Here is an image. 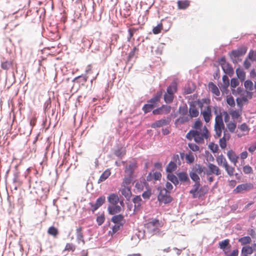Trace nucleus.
I'll return each mask as SVG.
<instances>
[{"mask_svg": "<svg viewBox=\"0 0 256 256\" xmlns=\"http://www.w3.org/2000/svg\"><path fill=\"white\" fill-rule=\"evenodd\" d=\"M208 88L212 93L216 96L220 95V92L217 86L212 82H210L208 84Z\"/></svg>", "mask_w": 256, "mask_h": 256, "instance_id": "21", "label": "nucleus"}, {"mask_svg": "<svg viewBox=\"0 0 256 256\" xmlns=\"http://www.w3.org/2000/svg\"><path fill=\"white\" fill-rule=\"evenodd\" d=\"M208 148L210 150L214 153L216 152L218 150V146L214 144V142L210 143L208 145Z\"/></svg>", "mask_w": 256, "mask_h": 256, "instance_id": "51", "label": "nucleus"}, {"mask_svg": "<svg viewBox=\"0 0 256 256\" xmlns=\"http://www.w3.org/2000/svg\"><path fill=\"white\" fill-rule=\"evenodd\" d=\"M236 73L238 78L240 80H241L242 81L244 80L246 77V74L240 68H237L236 70Z\"/></svg>", "mask_w": 256, "mask_h": 256, "instance_id": "42", "label": "nucleus"}, {"mask_svg": "<svg viewBox=\"0 0 256 256\" xmlns=\"http://www.w3.org/2000/svg\"><path fill=\"white\" fill-rule=\"evenodd\" d=\"M76 239L78 242H80L81 241L83 244H85V241L84 238V235L82 234V227H80L78 228L76 230Z\"/></svg>", "mask_w": 256, "mask_h": 256, "instance_id": "22", "label": "nucleus"}, {"mask_svg": "<svg viewBox=\"0 0 256 256\" xmlns=\"http://www.w3.org/2000/svg\"><path fill=\"white\" fill-rule=\"evenodd\" d=\"M76 250V246L72 243H67L65 246L64 251L74 252Z\"/></svg>", "mask_w": 256, "mask_h": 256, "instance_id": "45", "label": "nucleus"}, {"mask_svg": "<svg viewBox=\"0 0 256 256\" xmlns=\"http://www.w3.org/2000/svg\"><path fill=\"white\" fill-rule=\"evenodd\" d=\"M188 112L190 114V118L197 117L199 114L198 110L196 108L194 105L190 106Z\"/></svg>", "mask_w": 256, "mask_h": 256, "instance_id": "23", "label": "nucleus"}, {"mask_svg": "<svg viewBox=\"0 0 256 256\" xmlns=\"http://www.w3.org/2000/svg\"><path fill=\"white\" fill-rule=\"evenodd\" d=\"M87 80H88V76H86L82 75V76H78L75 78L73 80L72 82H74L77 83L79 85L84 86V85L85 83L87 81Z\"/></svg>", "mask_w": 256, "mask_h": 256, "instance_id": "19", "label": "nucleus"}, {"mask_svg": "<svg viewBox=\"0 0 256 256\" xmlns=\"http://www.w3.org/2000/svg\"><path fill=\"white\" fill-rule=\"evenodd\" d=\"M208 170L206 172L207 174H214L216 176H219L221 174V170L216 165L209 163L208 164Z\"/></svg>", "mask_w": 256, "mask_h": 256, "instance_id": "13", "label": "nucleus"}, {"mask_svg": "<svg viewBox=\"0 0 256 256\" xmlns=\"http://www.w3.org/2000/svg\"><path fill=\"white\" fill-rule=\"evenodd\" d=\"M214 128L216 135L218 138L220 137L222 135V131L224 129V124L221 114H218L216 116Z\"/></svg>", "mask_w": 256, "mask_h": 256, "instance_id": "4", "label": "nucleus"}, {"mask_svg": "<svg viewBox=\"0 0 256 256\" xmlns=\"http://www.w3.org/2000/svg\"><path fill=\"white\" fill-rule=\"evenodd\" d=\"M177 91V86L176 82H172L167 88L166 92L164 94V102L170 104L173 102L174 94Z\"/></svg>", "mask_w": 256, "mask_h": 256, "instance_id": "3", "label": "nucleus"}, {"mask_svg": "<svg viewBox=\"0 0 256 256\" xmlns=\"http://www.w3.org/2000/svg\"><path fill=\"white\" fill-rule=\"evenodd\" d=\"M162 29V24L160 23L158 24L156 26L154 27L152 29V32L154 34H157L160 32Z\"/></svg>", "mask_w": 256, "mask_h": 256, "instance_id": "48", "label": "nucleus"}, {"mask_svg": "<svg viewBox=\"0 0 256 256\" xmlns=\"http://www.w3.org/2000/svg\"><path fill=\"white\" fill-rule=\"evenodd\" d=\"M178 8L179 9H186L190 6L189 1L187 0H178L177 2Z\"/></svg>", "mask_w": 256, "mask_h": 256, "instance_id": "27", "label": "nucleus"}, {"mask_svg": "<svg viewBox=\"0 0 256 256\" xmlns=\"http://www.w3.org/2000/svg\"><path fill=\"white\" fill-rule=\"evenodd\" d=\"M242 252L246 255L251 254L254 252V249L250 246H246L242 248Z\"/></svg>", "mask_w": 256, "mask_h": 256, "instance_id": "36", "label": "nucleus"}, {"mask_svg": "<svg viewBox=\"0 0 256 256\" xmlns=\"http://www.w3.org/2000/svg\"><path fill=\"white\" fill-rule=\"evenodd\" d=\"M162 226V224L156 219H152L144 224V228L147 229L148 232L154 234L160 232L158 228Z\"/></svg>", "mask_w": 256, "mask_h": 256, "instance_id": "2", "label": "nucleus"}, {"mask_svg": "<svg viewBox=\"0 0 256 256\" xmlns=\"http://www.w3.org/2000/svg\"><path fill=\"white\" fill-rule=\"evenodd\" d=\"M238 242L241 243L242 245H246L252 242V239L250 236H246L239 238Z\"/></svg>", "mask_w": 256, "mask_h": 256, "instance_id": "38", "label": "nucleus"}, {"mask_svg": "<svg viewBox=\"0 0 256 256\" xmlns=\"http://www.w3.org/2000/svg\"><path fill=\"white\" fill-rule=\"evenodd\" d=\"M227 156L230 160L233 163L234 166H236L238 162V156L232 150H229L227 152Z\"/></svg>", "mask_w": 256, "mask_h": 256, "instance_id": "17", "label": "nucleus"}, {"mask_svg": "<svg viewBox=\"0 0 256 256\" xmlns=\"http://www.w3.org/2000/svg\"><path fill=\"white\" fill-rule=\"evenodd\" d=\"M178 178L182 182H190L188 174L185 172H180L178 174Z\"/></svg>", "mask_w": 256, "mask_h": 256, "instance_id": "28", "label": "nucleus"}, {"mask_svg": "<svg viewBox=\"0 0 256 256\" xmlns=\"http://www.w3.org/2000/svg\"><path fill=\"white\" fill-rule=\"evenodd\" d=\"M147 184L146 182H137L136 184V188H137L138 190L139 191H142L144 189V186H146Z\"/></svg>", "mask_w": 256, "mask_h": 256, "instance_id": "53", "label": "nucleus"}, {"mask_svg": "<svg viewBox=\"0 0 256 256\" xmlns=\"http://www.w3.org/2000/svg\"><path fill=\"white\" fill-rule=\"evenodd\" d=\"M239 84L238 81L236 78H232L230 80V86L232 88H236Z\"/></svg>", "mask_w": 256, "mask_h": 256, "instance_id": "64", "label": "nucleus"}, {"mask_svg": "<svg viewBox=\"0 0 256 256\" xmlns=\"http://www.w3.org/2000/svg\"><path fill=\"white\" fill-rule=\"evenodd\" d=\"M170 118H167L166 119H161L156 121L152 123L150 126L152 128H160L164 126H166L170 124Z\"/></svg>", "mask_w": 256, "mask_h": 256, "instance_id": "14", "label": "nucleus"}, {"mask_svg": "<svg viewBox=\"0 0 256 256\" xmlns=\"http://www.w3.org/2000/svg\"><path fill=\"white\" fill-rule=\"evenodd\" d=\"M216 161L218 166H222L223 167L224 166H226V164H228L226 158L222 154L218 156L216 158Z\"/></svg>", "mask_w": 256, "mask_h": 256, "instance_id": "24", "label": "nucleus"}, {"mask_svg": "<svg viewBox=\"0 0 256 256\" xmlns=\"http://www.w3.org/2000/svg\"><path fill=\"white\" fill-rule=\"evenodd\" d=\"M220 146L222 149H224L226 148V140L224 137L220 140Z\"/></svg>", "mask_w": 256, "mask_h": 256, "instance_id": "62", "label": "nucleus"}, {"mask_svg": "<svg viewBox=\"0 0 256 256\" xmlns=\"http://www.w3.org/2000/svg\"><path fill=\"white\" fill-rule=\"evenodd\" d=\"M124 216L122 214H118L113 216L112 218V222L116 224H122V222L124 220Z\"/></svg>", "mask_w": 256, "mask_h": 256, "instance_id": "26", "label": "nucleus"}, {"mask_svg": "<svg viewBox=\"0 0 256 256\" xmlns=\"http://www.w3.org/2000/svg\"><path fill=\"white\" fill-rule=\"evenodd\" d=\"M108 210L110 214L113 215L120 212L122 208L120 206L117 204H112V206H108Z\"/></svg>", "mask_w": 256, "mask_h": 256, "instance_id": "18", "label": "nucleus"}, {"mask_svg": "<svg viewBox=\"0 0 256 256\" xmlns=\"http://www.w3.org/2000/svg\"><path fill=\"white\" fill-rule=\"evenodd\" d=\"M105 220V217L104 214H101L96 218V222L98 226L102 225Z\"/></svg>", "mask_w": 256, "mask_h": 256, "instance_id": "55", "label": "nucleus"}, {"mask_svg": "<svg viewBox=\"0 0 256 256\" xmlns=\"http://www.w3.org/2000/svg\"><path fill=\"white\" fill-rule=\"evenodd\" d=\"M190 118L188 116H180L176 120V122L180 124H184L189 120Z\"/></svg>", "mask_w": 256, "mask_h": 256, "instance_id": "58", "label": "nucleus"}, {"mask_svg": "<svg viewBox=\"0 0 256 256\" xmlns=\"http://www.w3.org/2000/svg\"><path fill=\"white\" fill-rule=\"evenodd\" d=\"M204 168L198 164H196L192 168L191 172L194 173L200 174L204 171Z\"/></svg>", "mask_w": 256, "mask_h": 256, "instance_id": "30", "label": "nucleus"}, {"mask_svg": "<svg viewBox=\"0 0 256 256\" xmlns=\"http://www.w3.org/2000/svg\"><path fill=\"white\" fill-rule=\"evenodd\" d=\"M134 178V176L124 174L121 186H131L130 184L132 182Z\"/></svg>", "mask_w": 256, "mask_h": 256, "instance_id": "15", "label": "nucleus"}, {"mask_svg": "<svg viewBox=\"0 0 256 256\" xmlns=\"http://www.w3.org/2000/svg\"><path fill=\"white\" fill-rule=\"evenodd\" d=\"M134 203V208L138 209L140 206L142 198L140 196H136L132 200Z\"/></svg>", "mask_w": 256, "mask_h": 256, "instance_id": "43", "label": "nucleus"}, {"mask_svg": "<svg viewBox=\"0 0 256 256\" xmlns=\"http://www.w3.org/2000/svg\"><path fill=\"white\" fill-rule=\"evenodd\" d=\"M247 49L245 47H240L233 50L230 54V56L234 63H238L241 60L239 58L246 54Z\"/></svg>", "mask_w": 256, "mask_h": 256, "instance_id": "6", "label": "nucleus"}, {"mask_svg": "<svg viewBox=\"0 0 256 256\" xmlns=\"http://www.w3.org/2000/svg\"><path fill=\"white\" fill-rule=\"evenodd\" d=\"M226 126L230 132H234L236 128V124L234 122H230L226 124Z\"/></svg>", "mask_w": 256, "mask_h": 256, "instance_id": "52", "label": "nucleus"}, {"mask_svg": "<svg viewBox=\"0 0 256 256\" xmlns=\"http://www.w3.org/2000/svg\"><path fill=\"white\" fill-rule=\"evenodd\" d=\"M202 122L199 119H198L194 122L192 128L194 130H190L186 135V138L191 140L192 138L198 144H203L204 143V140L210 139V133L206 127L204 126L202 128Z\"/></svg>", "mask_w": 256, "mask_h": 256, "instance_id": "1", "label": "nucleus"}, {"mask_svg": "<svg viewBox=\"0 0 256 256\" xmlns=\"http://www.w3.org/2000/svg\"><path fill=\"white\" fill-rule=\"evenodd\" d=\"M126 150L124 149L120 148L116 150L114 154L118 158H122L126 154Z\"/></svg>", "mask_w": 256, "mask_h": 256, "instance_id": "49", "label": "nucleus"}, {"mask_svg": "<svg viewBox=\"0 0 256 256\" xmlns=\"http://www.w3.org/2000/svg\"><path fill=\"white\" fill-rule=\"evenodd\" d=\"M176 168V164L174 162H170L166 166V170L169 173H172Z\"/></svg>", "mask_w": 256, "mask_h": 256, "instance_id": "35", "label": "nucleus"}, {"mask_svg": "<svg viewBox=\"0 0 256 256\" xmlns=\"http://www.w3.org/2000/svg\"><path fill=\"white\" fill-rule=\"evenodd\" d=\"M247 58L252 61L256 60V52L250 50Z\"/></svg>", "mask_w": 256, "mask_h": 256, "instance_id": "54", "label": "nucleus"}, {"mask_svg": "<svg viewBox=\"0 0 256 256\" xmlns=\"http://www.w3.org/2000/svg\"><path fill=\"white\" fill-rule=\"evenodd\" d=\"M108 200L112 204H117L119 202L120 199L118 194H111L108 197Z\"/></svg>", "mask_w": 256, "mask_h": 256, "instance_id": "20", "label": "nucleus"}, {"mask_svg": "<svg viewBox=\"0 0 256 256\" xmlns=\"http://www.w3.org/2000/svg\"><path fill=\"white\" fill-rule=\"evenodd\" d=\"M155 106V104H150V103H148L144 106L142 108V110L144 111L145 113H147L150 112Z\"/></svg>", "mask_w": 256, "mask_h": 256, "instance_id": "44", "label": "nucleus"}, {"mask_svg": "<svg viewBox=\"0 0 256 256\" xmlns=\"http://www.w3.org/2000/svg\"><path fill=\"white\" fill-rule=\"evenodd\" d=\"M160 190L158 199L160 202L168 204L172 202V198L170 196V192L166 188H158Z\"/></svg>", "mask_w": 256, "mask_h": 256, "instance_id": "7", "label": "nucleus"}, {"mask_svg": "<svg viewBox=\"0 0 256 256\" xmlns=\"http://www.w3.org/2000/svg\"><path fill=\"white\" fill-rule=\"evenodd\" d=\"M167 178L170 181L172 182L175 185H176L178 184V178L172 173L168 174Z\"/></svg>", "mask_w": 256, "mask_h": 256, "instance_id": "37", "label": "nucleus"}, {"mask_svg": "<svg viewBox=\"0 0 256 256\" xmlns=\"http://www.w3.org/2000/svg\"><path fill=\"white\" fill-rule=\"evenodd\" d=\"M230 84L229 78L226 75H224L222 76V88L224 90H226Z\"/></svg>", "mask_w": 256, "mask_h": 256, "instance_id": "41", "label": "nucleus"}, {"mask_svg": "<svg viewBox=\"0 0 256 256\" xmlns=\"http://www.w3.org/2000/svg\"><path fill=\"white\" fill-rule=\"evenodd\" d=\"M204 187L200 186V182L195 183L190 193L192 194V197L194 198H200L204 196L207 190H204Z\"/></svg>", "mask_w": 256, "mask_h": 256, "instance_id": "5", "label": "nucleus"}, {"mask_svg": "<svg viewBox=\"0 0 256 256\" xmlns=\"http://www.w3.org/2000/svg\"><path fill=\"white\" fill-rule=\"evenodd\" d=\"M219 64L221 66L224 73L231 75L234 73V70L231 65L228 62L224 57L221 58L219 60Z\"/></svg>", "mask_w": 256, "mask_h": 256, "instance_id": "9", "label": "nucleus"}, {"mask_svg": "<svg viewBox=\"0 0 256 256\" xmlns=\"http://www.w3.org/2000/svg\"><path fill=\"white\" fill-rule=\"evenodd\" d=\"M122 163L125 166V168H124V174L134 176V172L135 170L138 167L137 162L134 160V161L130 162V163L128 164H126V162L124 161H122Z\"/></svg>", "mask_w": 256, "mask_h": 256, "instance_id": "8", "label": "nucleus"}, {"mask_svg": "<svg viewBox=\"0 0 256 256\" xmlns=\"http://www.w3.org/2000/svg\"><path fill=\"white\" fill-rule=\"evenodd\" d=\"M179 113L182 115H186L188 113V108L186 106H180L179 108Z\"/></svg>", "mask_w": 256, "mask_h": 256, "instance_id": "60", "label": "nucleus"}, {"mask_svg": "<svg viewBox=\"0 0 256 256\" xmlns=\"http://www.w3.org/2000/svg\"><path fill=\"white\" fill-rule=\"evenodd\" d=\"M219 248L222 250L224 252V250L228 247L230 248V240L228 239H226L223 241L220 242L218 243Z\"/></svg>", "mask_w": 256, "mask_h": 256, "instance_id": "29", "label": "nucleus"}, {"mask_svg": "<svg viewBox=\"0 0 256 256\" xmlns=\"http://www.w3.org/2000/svg\"><path fill=\"white\" fill-rule=\"evenodd\" d=\"M226 102L231 107H234L235 106V102L234 98L232 96H227Z\"/></svg>", "mask_w": 256, "mask_h": 256, "instance_id": "50", "label": "nucleus"}, {"mask_svg": "<svg viewBox=\"0 0 256 256\" xmlns=\"http://www.w3.org/2000/svg\"><path fill=\"white\" fill-rule=\"evenodd\" d=\"M224 168L229 176H232L234 175L235 171L234 167L230 166L228 163L227 164H226V166H224Z\"/></svg>", "mask_w": 256, "mask_h": 256, "instance_id": "40", "label": "nucleus"}, {"mask_svg": "<svg viewBox=\"0 0 256 256\" xmlns=\"http://www.w3.org/2000/svg\"><path fill=\"white\" fill-rule=\"evenodd\" d=\"M188 146L193 152H198L200 150L199 146L194 143L188 144Z\"/></svg>", "mask_w": 256, "mask_h": 256, "instance_id": "57", "label": "nucleus"}, {"mask_svg": "<svg viewBox=\"0 0 256 256\" xmlns=\"http://www.w3.org/2000/svg\"><path fill=\"white\" fill-rule=\"evenodd\" d=\"M186 160L188 164H192L194 162L195 156L190 152L186 154Z\"/></svg>", "mask_w": 256, "mask_h": 256, "instance_id": "33", "label": "nucleus"}, {"mask_svg": "<svg viewBox=\"0 0 256 256\" xmlns=\"http://www.w3.org/2000/svg\"><path fill=\"white\" fill-rule=\"evenodd\" d=\"M171 106L168 105H163L161 107L154 110L152 113L154 114H166L170 112Z\"/></svg>", "mask_w": 256, "mask_h": 256, "instance_id": "11", "label": "nucleus"}, {"mask_svg": "<svg viewBox=\"0 0 256 256\" xmlns=\"http://www.w3.org/2000/svg\"><path fill=\"white\" fill-rule=\"evenodd\" d=\"M190 176L191 179L195 182V183L200 182V178L198 176V174L194 173V172H190Z\"/></svg>", "mask_w": 256, "mask_h": 256, "instance_id": "46", "label": "nucleus"}, {"mask_svg": "<svg viewBox=\"0 0 256 256\" xmlns=\"http://www.w3.org/2000/svg\"><path fill=\"white\" fill-rule=\"evenodd\" d=\"M254 188V185L252 183H244L238 185L234 190V193H240L244 191H248Z\"/></svg>", "mask_w": 256, "mask_h": 256, "instance_id": "10", "label": "nucleus"}, {"mask_svg": "<svg viewBox=\"0 0 256 256\" xmlns=\"http://www.w3.org/2000/svg\"><path fill=\"white\" fill-rule=\"evenodd\" d=\"M105 202V197L104 196H102L98 198L96 200V203L98 204L99 206H101Z\"/></svg>", "mask_w": 256, "mask_h": 256, "instance_id": "63", "label": "nucleus"}, {"mask_svg": "<svg viewBox=\"0 0 256 256\" xmlns=\"http://www.w3.org/2000/svg\"><path fill=\"white\" fill-rule=\"evenodd\" d=\"M201 114L206 122H208L212 116L211 107L210 106H207L204 110L201 112Z\"/></svg>", "mask_w": 256, "mask_h": 256, "instance_id": "12", "label": "nucleus"}, {"mask_svg": "<svg viewBox=\"0 0 256 256\" xmlns=\"http://www.w3.org/2000/svg\"><path fill=\"white\" fill-rule=\"evenodd\" d=\"M12 66V62L6 60L1 63V68L4 70H8Z\"/></svg>", "mask_w": 256, "mask_h": 256, "instance_id": "34", "label": "nucleus"}, {"mask_svg": "<svg viewBox=\"0 0 256 256\" xmlns=\"http://www.w3.org/2000/svg\"><path fill=\"white\" fill-rule=\"evenodd\" d=\"M138 51V48L136 46H134L132 50L130 52L128 57V61H130L132 58L134 56L136 52Z\"/></svg>", "mask_w": 256, "mask_h": 256, "instance_id": "47", "label": "nucleus"}, {"mask_svg": "<svg viewBox=\"0 0 256 256\" xmlns=\"http://www.w3.org/2000/svg\"><path fill=\"white\" fill-rule=\"evenodd\" d=\"M244 86L246 88V90H252L253 88V83L250 80H246L244 82Z\"/></svg>", "mask_w": 256, "mask_h": 256, "instance_id": "59", "label": "nucleus"}, {"mask_svg": "<svg viewBox=\"0 0 256 256\" xmlns=\"http://www.w3.org/2000/svg\"><path fill=\"white\" fill-rule=\"evenodd\" d=\"M121 193L127 200H130L132 196L131 186H122Z\"/></svg>", "mask_w": 256, "mask_h": 256, "instance_id": "16", "label": "nucleus"}, {"mask_svg": "<svg viewBox=\"0 0 256 256\" xmlns=\"http://www.w3.org/2000/svg\"><path fill=\"white\" fill-rule=\"evenodd\" d=\"M238 250L237 249L233 250L230 254H228L227 252L224 251V254L226 256H238Z\"/></svg>", "mask_w": 256, "mask_h": 256, "instance_id": "61", "label": "nucleus"}, {"mask_svg": "<svg viewBox=\"0 0 256 256\" xmlns=\"http://www.w3.org/2000/svg\"><path fill=\"white\" fill-rule=\"evenodd\" d=\"M243 172L246 174H252L253 172L252 168L249 165H246L243 167Z\"/></svg>", "mask_w": 256, "mask_h": 256, "instance_id": "56", "label": "nucleus"}, {"mask_svg": "<svg viewBox=\"0 0 256 256\" xmlns=\"http://www.w3.org/2000/svg\"><path fill=\"white\" fill-rule=\"evenodd\" d=\"M161 95L162 92L160 94L158 93L154 97L148 100V102L150 104H154L156 106V104L160 100Z\"/></svg>", "mask_w": 256, "mask_h": 256, "instance_id": "39", "label": "nucleus"}, {"mask_svg": "<svg viewBox=\"0 0 256 256\" xmlns=\"http://www.w3.org/2000/svg\"><path fill=\"white\" fill-rule=\"evenodd\" d=\"M48 234L53 236L54 238H56L58 234V228L54 226H52L48 228Z\"/></svg>", "mask_w": 256, "mask_h": 256, "instance_id": "32", "label": "nucleus"}, {"mask_svg": "<svg viewBox=\"0 0 256 256\" xmlns=\"http://www.w3.org/2000/svg\"><path fill=\"white\" fill-rule=\"evenodd\" d=\"M110 174L111 172L109 169L106 170L100 176L98 180V183H100L106 180L110 175Z\"/></svg>", "mask_w": 256, "mask_h": 256, "instance_id": "25", "label": "nucleus"}, {"mask_svg": "<svg viewBox=\"0 0 256 256\" xmlns=\"http://www.w3.org/2000/svg\"><path fill=\"white\" fill-rule=\"evenodd\" d=\"M230 114L232 116V119H236L240 116L242 114V110H232L230 111Z\"/></svg>", "mask_w": 256, "mask_h": 256, "instance_id": "31", "label": "nucleus"}]
</instances>
